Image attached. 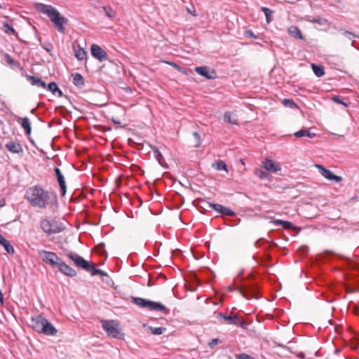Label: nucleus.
Returning <instances> with one entry per match:
<instances>
[{"mask_svg":"<svg viewBox=\"0 0 359 359\" xmlns=\"http://www.w3.org/2000/svg\"><path fill=\"white\" fill-rule=\"evenodd\" d=\"M25 199L35 208H46L50 203L57 202V196L54 192L43 189L39 186H33L26 190Z\"/></svg>","mask_w":359,"mask_h":359,"instance_id":"f257e3e1","label":"nucleus"},{"mask_svg":"<svg viewBox=\"0 0 359 359\" xmlns=\"http://www.w3.org/2000/svg\"><path fill=\"white\" fill-rule=\"evenodd\" d=\"M34 7L39 12L48 17L57 31L62 34L65 33V25L67 24L68 19L62 16L57 8L51 5L42 3L34 4Z\"/></svg>","mask_w":359,"mask_h":359,"instance_id":"f03ea898","label":"nucleus"},{"mask_svg":"<svg viewBox=\"0 0 359 359\" xmlns=\"http://www.w3.org/2000/svg\"><path fill=\"white\" fill-rule=\"evenodd\" d=\"M102 327L107 335L116 339L123 338L124 334L119 327L118 323L113 320H101Z\"/></svg>","mask_w":359,"mask_h":359,"instance_id":"7ed1b4c3","label":"nucleus"},{"mask_svg":"<svg viewBox=\"0 0 359 359\" xmlns=\"http://www.w3.org/2000/svg\"><path fill=\"white\" fill-rule=\"evenodd\" d=\"M40 226L42 231L48 235L58 233L65 229L62 224L55 220H49L47 218L41 219Z\"/></svg>","mask_w":359,"mask_h":359,"instance_id":"20e7f679","label":"nucleus"},{"mask_svg":"<svg viewBox=\"0 0 359 359\" xmlns=\"http://www.w3.org/2000/svg\"><path fill=\"white\" fill-rule=\"evenodd\" d=\"M241 294L247 299H259V288L256 283L243 285L237 288Z\"/></svg>","mask_w":359,"mask_h":359,"instance_id":"39448f33","label":"nucleus"},{"mask_svg":"<svg viewBox=\"0 0 359 359\" xmlns=\"http://www.w3.org/2000/svg\"><path fill=\"white\" fill-rule=\"evenodd\" d=\"M202 204L204 205L203 208H211L217 212H219L222 215L225 216H235L236 213L231 209L217 203H212L207 201L206 200H201Z\"/></svg>","mask_w":359,"mask_h":359,"instance_id":"423d86ee","label":"nucleus"},{"mask_svg":"<svg viewBox=\"0 0 359 359\" xmlns=\"http://www.w3.org/2000/svg\"><path fill=\"white\" fill-rule=\"evenodd\" d=\"M38 255L44 262L54 267L57 265V262L60 261V259L55 252L45 250H38Z\"/></svg>","mask_w":359,"mask_h":359,"instance_id":"0eeeda50","label":"nucleus"},{"mask_svg":"<svg viewBox=\"0 0 359 359\" xmlns=\"http://www.w3.org/2000/svg\"><path fill=\"white\" fill-rule=\"evenodd\" d=\"M67 256L74 262L76 266L87 271V269L89 268L90 262L86 261L79 255L72 252H67Z\"/></svg>","mask_w":359,"mask_h":359,"instance_id":"6e6552de","label":"nucleus"},{"mask_svg":"<svg viewBox=\"0 0 359 359\" xmlns=\"http://www.w3.org/2000/svg\"><path fill=\"white\" fill-rule=\"evenodd\" d=\"M231 314H233V313L231 312ZM218 317L227 322L228 324L236 325L241 327H244L245 325V322L243 320L239 319L236 315L226 316L222 313H219Z\"/></svg>","mask_w":359,"mask_h":359,"instance_id":"1a4fd4ad","label":"nucleus"},{"mask_svg":"<svg viewBox=\"0 0 359 359\" xmlns=\"http://www.w3.org/2000/svg\"><path fill=\"white\" fill-rule=\"evenodd\" d=\"M55 267H57L61 273L69 277H75L77 274L76 271L73 268L67 264L61 259L57 262V265H55Z\"/></svg>","mask_w":359,"mask_h":359,"instance_id":"9d476101","label":"nucleus"},{"mask_svg":"<svg viewBox=\"0 0 359 359\" xmlns=\"http://www.w3.org/2000/svg\"><path fill=\"white\" fill-rule=\"evenodd\" d=\"M91 55L100 62L105 61L108 59L107 53L100 46L93 44L90 48Z\"/></svg>","mask_w":359,"mask_h":359,"instance_id":"9b49d317","label":"nucleus"},{"mask_svg":"<svg viewBox=\"0 0 359 359\" xmlns=\"http://www.w3.org/2000/svg\"><path fill=\"white\" fill-rule=\"evenodd\" d=\"M316 167L318 169L321 175H323L327 180L330 181L333 180L336 182H339L341 180V177L335 175L331 170L325 168L322 165L316 164Z\"/></svg>","mask_w":359,"mask_h":359,"instance_id":"f8f14e48","label":"nucleus"},{"mask_svg":"<svg viewBox=\"0 0 359 359\" xmlns=\"http://www.w3.org/2000/svg\"><path fill=\"white\" fill-rule=\"evenodd\" d=\"M46 318L41 316H33L30 319V325L37 332L41 333L42 331L41 327L44 325Z\"/></svg>","mask_w":359,"mask_h":359,"instance_id":"ddd939ff","label":"nucleus"},{"mask_svg":"<svg viewBox=\"0 0 359 359\" xmlns=\"http://www.w3.org/2000/svg\"><path fill=\"white\" fill-rule=\"evenodd\" d=\"M196 72L201 76L208 79H214L216 78V73L215 71L210 72V69L207 66L196 67L195 68Z\"/></svg>","mask_w":359,"mask_h":359,"instance_id":"4468645a","label":"nucleus"},{"mask_svg":"<svg viewBox=\"0 0 359 359\" xmlns=\"http://www.w3.org/2000/svg\"><path fill=\"white\" fill-rule=\"evenodd\" d=\"M147 308L151 311H161L164 315H168L170 313V310L160 302L149 300Z\"/></svg>","mask_w":359,"mask_h":359,"instance_id":"2eb2a0df","label":"nucleus"},{"mask_svg":"<svg viewBox=\"0 0 359 359\" xmlns=\"http://www.w3.org/2000/svg\"><path fill=\"white\" fill-rule=\"evenodd\" d=\"M6 148L13 154L22 155L23 149L20 143L9 141L6 144Z\"/></svg>","mask_w":359,"mask_h":359,"instance_id":"dca6fc26","label":"nucleus"},{"mask_svg":"<svg viewBox=\"0 0 359 359\" xmlns=\"http://www.w3.org/2000/svg\"><path fill=\"white\" fill-rule=\"evenodd\" d=\"M54 170L55 172L58 184L61 189L62 196H65L67 191V187L64 175L62 174L60 170L58 168H55Z\"/></svg>","mask_w":359,"mask_h":359,"instance_id":"f3484780","label":"nucleus"},{"mask_svg":"<svg viewBox=\"0 0 359 359\" xmlns=\"http://www.w3.org/2000/svg\"><path fill=\"white\" fill-rule=\"evenodd\" d=\"M41 329H42V331L41 333H43L46 335L54 336L57 332V329L47 319L44 323V325H43Z\"/></svg>","mask_w":359,"mask_h":359,"instance_id":"a211bd4d","label":"nucleus"},{"mask_svg":"<svg viewBox=\"0 0 359 359\" xmlns=\"http://www.w3.org/2000/svg\"><path fill=\"white\" fill-rule=\"evenodd\" d=\"M262 164L264 169L269 172L275 173L280 170V166L276 164L272 160L266 158L262 162Z\"/></svg>","mask_w":359,"mask_h":359,"instance_id":"6ab92c4d","label":"nucleus"},{"mask_svg":"<svg viewBox=\"0 0 359 359\" xmlns=\"http://www.w3.org/2000/svg\"><path fill=\"white\" fill-rule=\"evenodd\" d=\"M304 20L307 22H311V23H316L318 24L320 26H329L330 22L328 20L324 18H321L320 16H317L316 18H312L311 16L306 15L304 18Z\"/></svg>","mask_w":359,"mask_h":359,"instance_id":"aec40b11","label":"nucleus"},{"mask_svg":"<svg viewBox=\"0 0 359 359\" xmlns=\"http://www.w3.org/2000/svg\"><path fill=\"white\" fill-rule=\"evenodd\" d=\"M27 79L32 86L43 88L46 87V83L42 79L36 76L27 75Z\"/></svg>","mask_w":359,"mask_h":359,"instance_id":"412c9836","label":"nucleus"},{"mask_svg":"<svg viewBox=\"0 0 359 359\" xmlns=\"http://www.w3.org/2000/svg\"><path fill=\"white\" fill-rule=\"evenodd\" d=\"M18 121L20 123L21 126L24 128L25 131V133L28 135H30L32 132V127L29 118L27 117H20L18 118Z\"/></svg>","mask_w":359,"mask_h":359,"instance_id":"4be33fe9","label":"nucleus"},{"mask_svg":"<svg viewBox=\"0 0 359 359\" xmlns=\"http://www.w3.org/2000/svg\"><path fill=\"white\" fill-rule=\"evenodd\" d=\"M0 244L4 246L5 250L8 254H13L15 252L13 245L1 234H0Z\"/></svg>","mask_w":359,"mask_h":359,"instance_id":"5701e85b","label":"nucleus"},{"mask_svg":"<svg viewBox=\"0 0 359 359\" xmlns=\"http://www.w3.org/2000/svg\"><path fill=\"white\" fill-rule=\"evenodd\" d=\"M73 83L79 88H81L85 86V80L83 76L79 73L72 74Z\"/></svg>","mask_w":359,"mask_h":359,"instance_id":"b1692460","label":"nucleus"},{"mask_svg":"<svg viewBox=\"0 0 359 359\" xmlns=\"http://www.w3.org/2000/svg\"><path fill=\"white\" fill-rule=\"evenodd\" d=\"M288 34L295 39H303L304 36L300 29L296 26H291L288 28Z\"/></svg>","mask_w":359,"mask_h":359,"instance_id":"393cba45","label":"nucleus"},{"mask_svg":"<svg viewBox=\"0 0 359 359\" xmlns=\"http://www.w3.org/2000/svg\"><path fill=\"white\" fill-rule=\"evenodd\" d=\"M87 271L90 272L91 273V276H96V275H100L102 276L108 277L107 272H105L101 269H97L95 266V265L92 263H90L89 268H88V269H87Z\"/></svg>","mask_w":359,"mask_h":359,"instance_id":"a878e982","label":"nucleus"},{"mask_svg":"<svg viewBox=\"0 0 359 359\" xmlns=\"http://www.w3.org/2000/svg\"><path fill=\"white\" fill-rule=\"evenodd\" d=\"M131 302L141 308H147L149 300L141 297H132Z\"/></svg>","mask_w":359,"mask_h":359,"instance_id":"bb28decb","label":"nucleus"},{"mask_svg":"<svg viewBox=\"0 0 359 359\" xmlns=\"http://www.w3.org/2000/svg\"><path fill=\"white\" fill-rule=\"evenodd\" d=\"M294 135L297 137H308L309 138H313L316 136V134L311 133L308 129H302L294 133Z\"/></svg>","mask_w":359,"mask_h":359,"instance_id":"cd10ccee","label":"nucleus"},{"mask_svg":"<svg viewBox=\"0 0 359 359\" xmlns=\"http://www.w3.org/2000/svg\"><path fill=\"white\" fill-rule=\"evenodd\" d=\"M311 67L317 77H321L325 74L324 67L322 65L311 64Z\"/></svg>","mask_w":359,"mask_h":359,"instance_id":"c85d7f7f","label":"nucleus"},{"mask_svg":"<svg viewBox=\"0 0 359 359\" xmlns=\"http://www.w3.org/2000/svg\"><path fill=\"white\" fill-rule=\"evenodd\" d=\"M274 223L277 224H280L285 229H292L295 228L294 225L292 222L277 219L274 221Z\"/></svg>","mask_w":359,"mask_h":359,"instance_id":"c756f323","label":"nucleus"},{"mask_svg":"<svg viewBox=\"0 0 359 359\" xmlns=\"http://www.w3.org/2000/svg\"><path fill=\"white\" fill-rule=\"evenodd\" d=\"M261 11L265 14L266 22L270 23L272 21V15L273 11L266 7H262Z\"/></svg>","mask_w":359,"mask_h":359,"instance_id":"7c9ffc66","label":"nucleus"},{"mask_svg":"<svg viewBox=\"0 0 359 359\" xmlns=\"http://www.w3.org/2000/svg\"><path fill=\"white\" fill-rule=\"evenodd\" d=\"M212 167L215 168L217 170H226V164L224 161L219 160L216 161L212 164Z\"/></svg>","mask_w":359,"mask_h":359,"instance_id":"2f4dec72","label":"nucleus"},{"mask_svg":"<svg viewBox=\"0 0 359 359\" xmlns=\"http://www.w3.org/2000/svg\"><path fill=\"white\" fill-rule=\"evenodd\" d=\"M86 56L87 53L83 48L79 47V49L75 51V57L79 60H83L86 59Z\"/></svg>","mask_w":359,"mask_h":359,"instance_id":"473e14b6","label":"nucleus"},{"mask_svg":"<svg viewBox=\"0 0 359 359\" xmlns=\"http://www.w3.org/2000/svg\"><path fill=\"white\" fill-rule=\"evenodd\" d=\"M148 330L154 335H160L166 330V328L163 327H153L151 326H149Z\"/></svg>","mask_w":359,"mask_h":359,"instance_id":"72a5a7b5","label":"nucleus"},{"mask_svg":"<svg viewBox=\"0 0 359 359\" xmlns=\"http://www.w3.org/2000/svg\"><path fill=\"white\" fill-rule=\"evenodd\" d=\"M254 173L256 176L259 177L261 180H269V175L266 172L260 169H255Z\"/></svg>","mask_w":359,"mask_h":359,"instance_id":"f704fd0d","label":"nucleus"},{"mask_svg":"<svg viewBox=\"0 0 359 359\" xmlns=\"http://www.w3.org/2000/svg\"><path fill=\"white\" fill-rule=\"evenodd\" d=\"M151 148L152 151H154V156H155L156 158L157 159V161H158V163L161 165H163L162 161L163 160V156L161 154V153L159 151V150L158 149V148L156 146L151 147Z\"/></svg>","mask_w":359,"mask_h":359,"instance_id":"c9c22d12","label":"nucleus"},{"mask_svg":"<svg viewBox=\"0 0 359 359\" xmlns=\"http://www.w3.org/2000/svg\"><path fill=\"white\" fill-rule=\"evenodd\" d=\"M3 29H4V32L8 34L14 35V34H16L15 30L14 29V28L11 25H9L8 22H4V25H3Z\"/></svg>","mask_w":359,"mask_h":359,"instance_id":"e433bc0d","label":"nucleus"},{"mask_svg":"<svg viewBox=\"0 0 359 359\" xmlns=\"http://www.w3.org/2000/svg\"><path fill=\"white\" fill-rule=\"evenodd\" d=\"M224 119L225 121H226L229 123L235 124V125L238 124L237 120L234 118H232L231 113L229 111H226L224 113Z\"/></svg>","mask_w":359,"mask_h":359,"instance_id":"4c0bfd02","label":"nucleus"},{"mask_svg":"<svg viewBox=\"0 0 359 359\" xmlns=\"http://www.w3.org/2000/svg\"><path fill=\"white\" fill-rule=\"evenodd\" d=\"M103 11L105 13L106 15L109 18H113L116 15V11L109 6H104Z\"/></svg>","mask_w":359,"mask_h":359,"instance_id":"58836bf2","label":"nucleus"},{"mask_svg":"<svg viewBox=\"0 0 359 359\" xmlns=\"http://www.w3.org/2000/svg\"><path fill=\"white\" fill-rule=\"evenodd\" d=\"M4 58H5V61L10 65H12L14 67L19 66V62L15 61V60H13L9 54L5 53Z\"/></svg>","mask_w":359,"mask_h":359,"instance_id":"ea45409f","label":"nucleus"},{"mask_svg":"<svg viewBox=\"0 0 359 359\" xmlns=\"http://www.w3.org/2000/svg\"><path fill=\"white\" fill-rule=\"evenodd\" d=\"M47 90L55 95L56 91L58 90V86L55 82L53 81L48 85Z\"/></svg>","mask_w":359,"mask_h":359,"instance_id":"a19ab883","label":"nucleus"},{"mask_svg":"<svg viewBox=\"0 0 359 359\" xmlns=\"http://www.w3.org/2000/svg\"><path fill=\"white\" fill-rule=\"evenodd\" d=\"M283 104L290 108H297V105L292 99H284Z\"/></svg>","mask_w":359,"mask_h":359,"instance_id":"79ce46f5","label":"nucleus"},{"mask_svg":"<svg viewBox=\"0 0 359 359\" xmlns=\"http://www.w3.org/2000/svg\"><path fill=\"white\" fill-rule=\"evenodd\" d=\"M168 64H169L170 65L173 67L175 69H176L180 72H182V73H183L184 74H187L186 69L184 68L180 67V65H178L177 63H175L174 62H168Z\"/></svg>","mask_w":359,"mask_h":359,"instance_id":"37998d69","label":"nucleus"},{"mask_svg":"<svg viewBox=\"0 0 359 359\" xmlns=\"http://www.w3.org/2000/svg\"><path fill=\"white\" fill-rule=\"evenodd\" d=\"M332 100L334 102L338 103V104H342V105H344V106H345V107H347V106L348 105V103L344 102L343 101V100L341 99V97L339 95H335V96H333V97H332Z\"/></svg>","mask_w":359,"mask_h":359,"instance_id":"c03bdc74","label":"nucleus"},{"mask_svg":"<svg viewBox=\"0 0 359 359\" xmlns=\"http://www.w3.org/2000/svg\"><path fill=\"white\" fill-rule=\"evenodd\" d=\"M193 136L195 137V139L196 140V144L195 147H199L201 144V140L200 134L198 132H194Z\"/></svg>","mask_w":359,"mask_h":359,"instance_id":"a18cd8bd","label":"nucleus"},{"mask_svg":"<svg viewBox=\"0 0 359 359\" xmlns=\"http://www.w3.org/2000/svg\"><path fill=\"white\" fill-rule=\"evenodd\" d=\"M236 359H255L253 357L250 356L246 353H240L236 355Z\"/></svg>","mask_w":359,"mask_h":359,"instance_id":"49530a36","label":"nucleus"},{"mask_svg":"<svg viewBox=\"0 0 359 359\" xmlns=\"http://www.w3.org/2000/svg\"><path fill=\"white\" fill-rule=\"evenodd\" d=\"M344 35L349 40H353L354 38L357 37L355 34L349 31H344Z\"/></svg>","mask_w":359,"mask_h":359,"instance_id":"de8ad7c7","label":"nucleus"},{"mask_svg":"<svg viewBox=\"0 0 359 359\" xmlns=\"http://www.w3.org/2000/svg\"><path fill=\"white\" fill-rule=\"evenodd\" d=\"M245 36L247 38H252V39H257V36L254 34V32L252 30H246L245 32Z\"/></svg>","mask_w":359,"mask_h":359,"instance_id":"09e8293b","label":"nucleus"},{"mask_svg":"<svg viewBox=\"0 0 359 359\" xmlns=\"http://www.w3.org/2000/svg\"><path fill=\"white\" fill-rule=\"evenodd\" d=\"M220 339H213L210 343H209V346L211 347V348H213L215 346H216L217 344H219L220 342Z\"/></svg>","mask_w":359,"mask_h":359,"instance_id":"8fccbe9b","label":"nucleus"},{"mask_svg":"<svg viewBox=\"0 0 359 359\" xmlns=\"http://www.w3.org/2000/svg\"><path fill=\"white\" fill-rule=\"evenodd\" d=\"M41 47L45 49L48 53H50L52 50V45L51 44H48V45H44V44H41Z\"/></svg>","mask_w":359,"mask_h":359,"instance_id":"3c124183","label":"nucleus"},{"mask_svg":"<svg viewBox=\"0 0 359 359\" xmlns=\"http://www.w3.org/2000/svg\"><path fill=\"white\" fill-rule=\"evenodd\" d=\"M324 253L325 255H335L334 252L331 251V250H326L324 251Z\"/></svg>","mask_w":359,"mask_h":359,"instance_id":"603ef678","label":"nucleus"},{"mask_svg":"<svg viewBox=\"0 0 359 359\" xmlns=\"http://www.w3.org/2000/svg\"><path fill=\"white\" fill-rule=\"evenodd\" d=\"M56 93H57L59 97H62L63 96V93L62 92V90L59 88H58V90L56 91Z\"/></svg>","mask_w":359,"mask_h":359,"instance_id":"864d4df0","label":"nucleus"},{"mask_svg":"<svg viewBox=\"0 0 359 359\" xmlns=\"http://www.w3.org/2000/svg\"><path fill=\"white\" fill-rule=\"evenodd\" d=\"M346 291H347V292H350V293L355 292V290L351 289L350 287H346Z\"/></svg>","mask_w":359,"mask_h":359,"instance_id":"5fc2aeb1","label":"nucleus"},{"mask_svg":"<svg viewBox=\"0 0 359 359\" xmlns=\"http://www.w3.org/2000/svg\"><path fill=\"white\" fill-rule=\"evenodd\" d=\"M4 205H5V201H4V199H1L0 201V207H3Z\"/></svg>","mask_w":359,"mask_h":359,"instance_id":"6e6d98bb","label":"nucleus"},{"mask_svg":"<svg viewBox=\"0 0 359 359\" xmlns=\"http://www.w3.org/2000/svg\"><path fill=\"white\" fill-rule=\"evenodd\" d=\"M358 199V197L357 196H355L353 197H352L351 199H350V201H357Z\"/></svg>","mask_w":359,"mask_h":359,"instance_id":"4d7b16f0","label":"nucleus"},{"mask_svg":"<svg viewBox=\"0 0 359 359\" xmlns=\"http://www.w3.org/2000/svg\"><path fill=\"white\" fill-rule=\"evenodd\" d=\"M299 357L301 358H304V354L301 353L300 355H299Z\"/></svg>","mask_w":359,"mask_h":359,"instance_id":"13d9d810","label":"nucleus"},{"mask_svg":"<svg viewBox=\"0 0 359 359\" xmlns=\"http://www.w3.org/2000/svg\"><path fill=\"white\" fill-rule=\"evenodd\" d=\"M114 122L115 123H116V124H119V123H120V122H119V121H114Z\"/></svg>","mask_w":359,"mask_h":359,"instance_id":"bf43d9fd","label":"nucleus"},{"mask_svg":"<svg viewBox=\"0 0 359 359\" xmlns=\"http://www.w3.org/2000/svg\"><path fill=\"white\" fill-rule=\"evenodd\" d=\"M351 46H354V41H353V42L351 43Z\"/></svg>","mask_w":359,"mask_h":359,"instance_id":"052dcab7","label":"nucleus"},{"mask_svg":"<svg viewBox=\"0 0 359 359\" xmlns=\"http://www.w3.org/2000/svg\"><path fill=\"white\" fill-rule=\"evenodd\" d=\"M338 256H339L340 258H344V257H343V256H341V255H338Z\"/></svg>","mask_w":359,"mask_h":359,"instance_id":"680f3d73","label":"nucleus"}]
</instances>
